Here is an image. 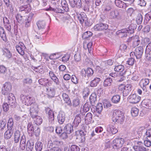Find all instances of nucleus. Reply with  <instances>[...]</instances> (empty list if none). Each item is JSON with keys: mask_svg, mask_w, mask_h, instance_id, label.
Instances as JSON below:
<instances>
[{"mask_svg": "<svg viewBox=\"0 0 151 151\" xmlns=\"http://www.w3.org/2000/svg\"><path fill=\"white\" fill-rule=\"evenodd\" d=\"M124 116L123 113L120 111L115 110L113 114L112 120L116 123L122 124L124 120Z\"/></svg>", "mask_w": 151, "mask_h": 151, "instance_id": "obj_1", "label": "nucleus"}, {"mask_svg": "<svg viewBox=\"0 0 151 151\" xmlns=\"http://www.w3.org/2000/svg\"><path fill=\"white\" fill-rule=\"evenodd\" d=\"M20 98L22 102L27 106L31 105L34 104L35 100L34 99L30 96H26L23 94L21 95Z\"/></svg>", "mask_w": 151, "mask_h": 151, "instance_id": "obj_2", "label": "nucleus"}, {"mask_svg": "<svg viewBox=\"0 0 151 151\" xmlns=\"http://www.w3.org/2000/svg\"><path fill=\"white\" fill-rule=\"evenodd\" d=\"M119 90L122 91L123 96H126L128 95L131 90V85L130 84H127L125 86L124 84H120L119 87Z\"/></svg>", "mask_w": 151, "mask_h": 151, "instance_id": "obj_3", "label": "nucleus"}, {"mask_svg": "<svg viewBox=\"0 0 151 151\" xmlns=\"http://www.w3.org/2000/svg\"><path fill=\"white\" fill-rule=\"evenodd\" d=\"M134 32V28H132L131 25L129 27L122 29L119 31L118 34L121 37H125L127 36V33H133Z\"/></svg>", "mask_w": 151, "mask_h": 151, "instance_id": "obj_4", "label": "nucleus"}, {"mask_svg": "<svg viewBox=\"0 0 151 151\" xmlns=\"http://www.w3.org/2000/svg\"><path fill=\"white\" fill-rule=\"evenodd\" d=\"M38 111V106L36 104L32 105L29 109L30 114L32 118H34Z\"/></svg>", "mask_w": 151, "mask_h": 151, "instance_id": "obj_5", "label": "nucleus"}, {"mask_svg": "<svg viewBox=\"0 0 151 151\" xmlns=\"http://www.w3.org/2000/svg\"><path fill=\"white\" fill-rule=\"evenodd\" d=\"M124 142V139H116L113 141L112 145L114 149H117L121 147Z\"/></svg>", "mask_w": 151, "mask_h": 151, "instance_id": "obj_6", "label": "nucleus"}, {"mask_svg": "<svg viewBox=\"0 0 151 151\" xmlns=\"http://www.w3.org/2000/svg\"><path fill=\"white\" fill-rule=\"evenodd\" d=\"M12 88V86L10 83H6L3 84L2 88L1 93L4 95H7L9 93Z\"/></svg>", "mask_w": 151, "mask_h": 151, "instance_id": "obj_7", "label": "nucleus"}, {"mask_svg": "<svg viewBox=\"0 0 151 151\" xmlns=\"http://www.w3.org/2000/svg\"><path fill=\"white\" fill-rule=\"evenodd\" d=\"M140 99L141 97L140 96L135 94L130 95L128 98V101L130 103L132 104H136L139 102Z\"/></svg>", "mask_w": 151, "mask_h": 151, "instance_id": "obj_8", "label": "nucleus"}, {"mask_svg": "<svg viewBox=\"0 0 151 151\" xmlns=\"http://www.w3.org/2000/svg\"><path fill=\"white\" fill-rule=\"evenodd\" d=\"M47 114H48V120L49 124H52L54 121V113L49 108L47 109Z\"/></svg>", "mask_w": 151, "mask_h": 151, "instance_id": "obj_9", "label": "nucleus"}, {"mask_svg": "<svg viewBox=\"0 0 151 151\" xmlns=\"http://www.w3.org/2000/svg\"><path fill=\"white\" fill-rule=\"evenodd\" d=\"M143 52V48L142 46H139L135 50V52H132L130 53V55L134 54L137 59L140 58L142 55Z\"/></svg>", "mask_w": 151, "mask_h": 151, "instance_id": "obj_10", "label": "nucleus"}, {"mask_svg": "<svg viewBox=\"0 0 151 151\" xmlns=\"http://www.w3.org/2000/svg\"><path fill=\"white\" fill-rule=\"evenodd\" d=\"M78 18L81 24H82L84 22L86 25H88L89 23L88 22V19L85 13H81Z\"/></svg>", "mask_w": 151, "mask_h": 151, "instance_id": "obj_11", "label": "nucleus"}, {"mask_svg": "<svg viewBox=\"0 0 151 151\" xmlns=\"http://www.w3.org/2000/svg\"><path fill=\"white\" fill-rule=\"evenodd\" d=\"M16 48L19 53L22 55H24L26 47L23 43L19 42L18 44L16 45Z\"/></svg>", "mask_w": 151, "mask_h": 151, "instance_id": "obj_12", "label": "nucleus"}, {"mask_svg": "<svg viewBox=\"0 0 151 151\" xmlns=\"http://www.w3.org/2000/svg\"><path fill=\"white\" fill-rule=\"evenodd\" d=\"M137 144L138 145H134L133 147V149L135 151H147L148 150L146 148L142 145L143 144L142 142H138Z\"/></svg>", "mask_w": 151, "mask_h": 151, "instance_id": "obj_13", "label": "nucleus"}, {"mask_svg": "<svg viewBox=\"0 0 151 151\" xmlns=\"http://www.w3.org/2000/svg\"><path fill=\"white\" fill-rule=\"evenodd\" d=\"M108 28V25L106 24L100 23L95 25L93 29L95 31L102 30H106Z\"/></svg>", "mask_w": 151, "mask_h": 151, "instance_id": "obj_14", "label": "nucleus"}, {"mask_svg": "<svg viewBox=\"0 0 151 151\" xmlns=\"http://www.w3.org/2000/svg\"><path fill=\"white\" fill-rule=\"evenodd\" d=\"M71 6L73 8H80L82 6L81 0H69Z\"/></svg>", "mask_w": 151, "mask_h": 151, "instance_id": "obj_15", "label": "nucleus"}, {"mask_svg": "<svg viewBox=\"0 0 151 151\" xmlns=\"http://www.w3.org/2000/svg\"><path fill=\"white\" fill-rule=\"evenodd\" d=\"M149 83V80L147 78H145L142 79L140 81L139 84L143 90L146 91L147 89L146 86L148 85Z\"/></svg>", "mask_w": 151, "mask_h": 151, "instance_id": "obj_16", "label": "nucleus"}, {"mask_svg": "<svg viewBox=\"0 0 151 151\" xmlns=\"http://www.w3.org/2000/svg\"><path fill=\"white\" fill-rule=\"evenodd\" d=\"M26 138L25 136L24 135H22L20 139L19 147L21 150H23L26 147Z\"/></svg>", "mask_w": 151, "mask_h": 151, "instance_id": "obj_17", "label": "nucleus"}, {"mask_svg": "<svg viewBox=\"0 0 151 151\" xmlns=\"http://www.w3.org/2000/svg\"><path fill=\"white\" fill-rule=\"evenodd\" d=\"M59 124H62L65 119V113L62 111L60 112L57 116Z\"/></svg>", "mask_w": 151, "mask_h": 151, "instance_id": "obj_18", "label": "nucleus"}, {"mask_svg": "<svg viewBox=\"0 0 151 151\" xmlns=\"http://www.w3.org/2000/svg\"><path fill=\"white\" fill-rule=\"evenodd\" d=\"M81 121V118L80 115L79 114L76 115L74 119L73 125L75 127H77Z\"/></svg>", "mask_w": 151, "mask_h": 151, "instance_id": "obj_19", "label": "nucleus"}, {"mask_svg": "<svg viewBox=\"0 0 151 151\" xmlns=\"http://www.w3.org/2000/svg\"><path fill=\"white\" fill-rule=\"evenodd\" d=\"M131 40L133 42V46L134 47L138 46L140 43L139 38L138 36H135L132 37Z\"/></svg>", "mask_w": 151, "mask_h": 151, "instance_id": "obj_20", "label": "nucleus"}, {"mask_svg": "<svg viewBox=\"0 0 151 151\" xmlns=\"http://www.w3.org/2000/svg\"><path fill=\"white\" fill-rule=\"evenodd\" d=\"M119 14V11L117 9H115L110 12L109 17L111 18L115 19L117 18Z\"/></svg>", "mask_w": 151, "mask_h": 151, "instance_id": "obj_21", "label": "nucleus"}, {"mask_svg": "<svg viewBox=\"0 0 151 151\" xmlns=\"http://www.w3.org/2000/svg\"><path fill=\"white\" fill-rule=\"evenodd\" d=\"M107 130L108 132L113 134L116 133L118 131L117 129L112 125H109L108 126Z\"/></svg>", "mask_w": 151, "mask_h": 151, "instance_id": "obj_22", "label": "nucleus"}, {"mask_svg": "<svg viewBox=\"0 0 151 151\" xmlns=\"http://www.w3.org/2000/svg\"><path fill=\"white\" fill-rule=\"evenodd\" d=\"M63 130L68 134H70L73 131V126L70 124H68L64 127Z\"/></svg>", "mask_w": 151, "mask_h": 151, "instance_id": "obj_23", "label": "nucleus"}, {"mask_svg": "<svg viewBox=\"0 0 151 151\" xmlns=\"http://www.w3.org/2000/svg\"><path fill=\"white\" fill-rule=\"evenodd\" d=\"M91 103L89 102H87L83 106V108H81L80 111L81 113L87 112L89 110L90 107Z\"/></svg>", "mask_w": 151, "mask_h": 151, "instance_id": "obj_24", "label": "nucleus"}, {"mask_svg": "<svg viewBox=\"0 0 151 151\" xmlns=\"http://www.w3.org/2000/svg\"><path fill=\"white\" fill-rule=\"evenodd\" d=\"M145 135L147 140L144 141V144L146 146L149 147L151 146V137L147 135L146 132Z\"/></svg>", "mask_w": 151, "mask_h": 151, "instance_id": "obj_25", "label": "nucleus"}, {"mask_svg": "<svg viewBox=\"0 0 151 151\" xmlns=\"http://www.w3.org/2000/svg\"><path fill=\"white\" fill-rule=\"evenodd\" d=\"M89 99L91 104L92 106H94L95 102L96 101V95L95 93H93L91 94L90 97Z\"/></svg>", "mask_w": 151, "mask_h": 151, "instance_id": "obj_26", "label": "nucleus"}, {"mask_svg": "<svg viewBox=\"0 0 151 151\" xmlns=\"http://www.w3.org/2000/svg\"><path fill=\"white\" fill-rule=\"evenodd\" d=\"M142 105L145 107L151 109V100L146 99L143 100L142 102Z\"/></svg>", "mask_w": 151, "mask_h": 151, "instance_id": "obj_27", "label": "nucleus"}, {"mask_svg": "<svg viewBox=\"0 0 151 151\" xmlns=\"http://www.w3.org/2000/svg\"><path fill=\"white\" fill-rule=\"evenodd\" d=\"M34 143L32 141L29 140L26 145V150L27 151H32L34 147Z\"/></svg>", "mask_w": 151, "mask_h": 151, "instance_id": "obj_28", "label": "nucleus"}, {"mask_svg": "<svg viewBox=\"0 0 151 151\" xmlns=\"http://www.w3.org/2000/svg\"><path fill=\"white\" fill-rule=\"evenodd\" d=\"M21 136L20 132L19 130L16 131L14 134V141L16 143H17L19 141Z\"/></svg>", "mask_w": 151, "mask_h": 151, "instance_id": "obj_29", "label": "nucleus"}, {"mask_svg": "<svg viewBox=\"0 0 151 151\" xmlns=\"http://www.w3.org/2000/svg\"><path fill=\"white\" fill-rule=\"evenodd\" d=\"M19 10L21 11H24L26 13H28L30 11L31 9L29 5H28L20 6L19 8Z\"/></svg>", "mask_w": 151, "mask_h": 151, "instance_id": "obj_30", "label": "nucleus"}, {"mask_svg": "<svg viewBox=\"0 0 151 151\" xmlns=\"http://www.w3.org/2000/svg\"><path fill=\"white\" fill-rule=\"evenodd\" d=\"M100 81V79L99 78H95L90 82V86L92 87H96L99 83Z\"/></svg>", "mask_w": 151, "mask_h": 151, "instance_id": "obj_31", "label": "nucleus"}, {"mask_svg": "<svg viewBox=\"0 0 151 151\" xmlns=\"http://www.w3.org/2000/svg\"><path fill=\"white\" fill-rule=\"evenodd\" d=\"M13 133V131L11 129H8L5 133L4 137L5 139H9L12 137Z\"/></svg>", "mask_w": 151, "mask_h": 151, "instance_id": "obj_32", "label": "nucleus"}, {"mask_svg": "<svg viewBox=\"0 0 151 151\" xmlns=\"http://www.w3.org/2000/svg\"><path fill=\"white\" fill-rule=\"evenodd\" d=\"M32 118L34 119L35 122L37 125H40L42 123V119L39 116L36 115L34 118Z\"/></svg>", "mask_w": 151, "mask_h": 151, "instance_id": "obj_33", "label": "nucleus"}, {"mask_svg": "<svg viewBox=\"0 0 151 151\" xmlns=\"http://www.w3.org/2000/svg\"><path fill=\"white\" fill-rule=\"evenodd\" d=\"M120 96L119 95L114 96L111 98L112 102L114 104H117L120 101Z\"/></svg>", "mask_w": 151, "mask_h": 151, "instance_id": "obj_34", "label": "nucleus"}, {"mask_svg": "<svg viewBox=\"0 0 151 151\" xmlns=\"http://www.w3.org/2000/svg\"><path fill=\"white\" fill-rule=\"evenodd\" d=\"M62 97L63 100L68 105H70L71 104L70 99L68 95L65 93H63L62 95Z\"/></svg>", "mask_w": 151, "mask_h": 151, "instance_id": "obj_35", "label": "nucleus"}, {"mask_svg": "<svg viewBox=\"0 0 151 151\" xmlns=\"http://www.w3.org/2000/svg\"><path fill=\"white\" fill-rule=\"evenodd\" d=\"M0 36L4 41H6V35L4 32V29L1 27H0Z\"/></svg>", "mask_w": 151, "mask_h": 151, "instance_id": "obj_36", "label": "nucleus"}, {"mask_svg": "<svg viewBox=\"0 0 151 151\" xmlns=\"http://www.w3.org/2000/svg\"><path fill=\"white\" fill-rule=\"evenodd\" d=\"M112 82V80L110 78H107L104 81V87L110 86Z\"/></svg>", "mask_w": 151, "mask_h": 151, "instance_id": "obj_37", "label": "nucleus"}, {"mask_svg": "<svg viewBox=\"0 0 151 151\" xmlns=\"http://www.w3.org/2000/svg\"><path fill=\"white\" fill-rule=\"evenodd\" d=\"M82 71L83 72H84L88 77L92 76L93 73V70L90 68H88L86 70H82Z\"/></svg>", "mask_w": 151, "mask_h": 151, "instance_id": "obj_38", "label": "nucleus"}, {"mask_svg": "<svg viewBox=\"0 0 151 151\" xmlns=\"http://www.w3.org/2000/svg\"><path fill=\"white\" fill-rule=\"evenodd\" d=\"M93 43L92 42H89L88 44L86 42H84L83 43V48L85 49L88 48V51L90 53L91 50V47L92 46Z\"/></svg>", "mask_w": 151, "mask_h": 151, "instance_id": "obj_39", "label": "nucleus"}, {"mask_svg": "<svg viewBox=\"0 0 151 151\" xmlns=\"http://www.w3.org/2000/svg\"><path fill=\"white\" fill-rule=\"evenodd\" d=\"M47 93L49 97L52 98L55 95V91L53 89L49 88L47 89Z\"/></svg>", "mask_w": 151, "mask_h": 151, "instance_id": "obj_40", "label": "nucleus"}, {"mask_svg": "<svg viewBox=\"0 0 151 151\" xmlns=\"http://www.w3.org/2000/svg\"><path fill=\"white\" fill-rule=\"evenodd\" d=\"M131 114L133 117H135L137 116L139 113V110L136 107H133L131 110Z\"/></svg>", "mask_w": 151, "mask_h": 151, "instance_id": "obj_41", "label": "nucleus"}, {"mask_svg": "<svg viewBox=\"0 0 151 151\" xmlns=\"http://www.w3.org/2000/svg\"><path fill=\"white\" fill-rule=\"evenodd\" d=\"M43 147V145L42 142H36L35 148L36 151H41Z\"/></svg>", "mask_w": 151, "mask_h": 151, "instance_id": "obj_42", "label": "nucleus"}, {"mask_svg": "<svg viewBox=\"0 0 151 151\" xmlns=\"http://www.w3.org/2000/svg\"><path fill=\"white\" fill-rule=\"evenodd\" d=\"M27 132L29 134L31 135L34 132V128L32 124L31 123L28 124L27 126Z\"/></svg>", "mask_w": 151, "mask_h": 151, "instance_id": "obj_43", "label": "nucleus"}, {"mask_svg": "<svg viewBox=\"0 0 151 151\" xmlns=\"http://www.w3.org/2000/svg\"><path fill=\"white\" fill-rule=\"evenodd\" d=\"M37 25L39 29H40L45 28V24L43 21H39L37 23Z\"/></svg>", "mask_w": 151, "mask_h": 151, "instance_id": "obj_44", "label": "nucleus"}, {"mask_svg": "<svg viewBox=\"0 0 151 151\" xmlns=\"http://www.w3.org/2000/svg\"><path fill=\"white\" fill-rule=\"evenodd\" d=\"M150 42V40L148 38H142L141 42V45L142 46H145L147 44Z\"/></svg>", "mask_w": 151, "mask_h": 151, "instance_id": "obj_45", "label": "nucleus"}, {"mask_svg": "<svg viewBox=\"0 0 151 151\" xmlns=\"http://www.w3.org/2000/svg\"><path fill=\"white\" fill-rule=\"evenodd\" d=\"M114 69L116 71L122 72L124 70V67L122 65H118L115 66Z\"/></svg>", "mask_w": 151, "mask_h": 151, "instance_id": "obj_46", "label": "nucleus"}, {"mask_svg": "<svg viewBox=\"0 0 151 151\" xmlns=\"http://www.w3.org/2000/svg\"><path fill=\"white\" fill-rule=\"evenodd\" d=\"M92 33L90 31H87L84 33L82 35V38L84 39H87L92 36Z\"/></svg>", "mask_w": 151, "mask_h": 151, "instance_id": "obj_47", "label": "nucleus"}, {"mask_svg": "<svg viewBox=\"0 0 151 151\" xmlns=\"http://www.w3.org/2000/svg\"><path fill=\"white\" fill-rule=\"evenodd\" d=\"M13 99L9 100L8 101V102L9 105L12 107H15L16 105V99L15 97H13Z\"/></svg>", "mask_w": 151, "mask_h": 151, "instance_id": "obj_48", "label": "nucleus"}, {"mask_svg": "<svg viewBox=\"0 0 151 151\" xmlns=\"http://www.w3.org/2000/svg\"><path fill=\"white\" fill-rule=\"evenodd\" d=\"M142 20V14H137L136 17V21L137 24H140L141 23Z\"/></svg>", "mask_w": 151, "mask_h": 151, "instance_id": "obj_49", "label": "nucleus"}, {"mask_svg": "<svg viewBox=\"0 0 151 151\" xmlns=\"http://www.w3.org/2000/svg\"><path fill=\"white\" fill-rule=\"evenodd\" d=\"M96 110L99 113L101 112L103 109V104L101 103H99L97 104L96 107Z\"/></svg>", "mask_w": 151, "mask_h": 151, "instance_id": "obj_50", "label": "nucleus"}, {"mask_svg": "<svg viewBox=\"0 0 151 151\" xmlns=\"http://www.w3.org/2000/svg\"><path fill=\"white\" fill-rule=\"evenodd\" d=\"M92 115L91 113L88 112L86 115L85 120L86 121H87L88 122L91 121L92 119Z\"/></svg>", "mask_w": 151, "mask_h": 151, "instance_id": "obj_51", "label": "nucleus"}, {"mask_svg": "<svg viewBox=\"0 0 151 151\" xmlns=\"http://www.w3.org/2000/svg\"><path fill=\"white\" fill-rule=\"evenodd\" d=\"M61 5L62 8H65V10H68V4L66 1L65 0H62L61 1Z\"/></svg>", "mask_w": 151, "mask_h": 151, "instance_id": "obj_52", "label": "nucleus"}, {"mask_svg": "<svg viewBox=\"0 0 151 151\" xmlns=\"http://www.w3.org/2000/svg\"><path fill=\"white\" fill-rule=\"evenodd\" d=\"M48 80L46 78H41L39 80V82L41 85L45 86L48 83Z\"/></svg>", "mask_w": 151, "mask_h": 151, "instance_id": "obj_53", "label": "nucleus"}, {"mask_svg": "<svg viewBox=\"0 0 151 151\" xmlns=\"http://www.w3.org/2000/svg\"><path fill=\"white\" fill-rule=\"evenodd\" d=\"M115 2L116 5L117 6L120 8L124 7L123 6V4H124V3L120 0H115Z\"/></svg>", "mask_w": 151, "mask_h": 151, "instance_id": "obj_54", "label": "nucleus"}, {"mask_svg": "<svg viewBox=\"0 0 151 151\" xmlns=\"http://www.w3.org/2000/svg\"><path fill=\"white\" fill-rule=\"evenodd\" d=\"M25 17L22 16L20 14H18L16 16V18L19 22H20L24 20V18Z\"/></svg>", "mask_w": 151, "mask_h": 151, "instance_id": "obj_55", "label": "nucleus"}, {"mask_svg": "<svg viewBox=\"0 0 151 151\" xmlns=\"http://www.w3.org/2000/svg\"><path fill=\"white\" fill-rule=\"evenodd\" d=\"M37 35L35 33H34L33 35V37L34 40L35 41H38L41 40V37L40 35L37 34Z\"/></svg>", "mask_w": 151, "mask_h": 151, "instance_id": "obj_56", "label": "nucleus"}, {"mask_svg": "<svg viewBox=\"0 0 151 151\" xmlns=\"http://www.w3.org/2000/svg\"><path fill=\"white\" fill-rule=\"evenodd\" d=\"M70 57V55L68 54H66L62 58V61L64 63L66 62L68 60Z\"/></svg>", "mask_w": 151, "mask_h": 151, "instance_id": "obj_57", "label": "nucleus"}, {"mask_svg": "<svg viewBox=\"0 0 151 151\" xmlns=\"http://www.w3.org/2000/svg\"><path fill=\"white\" fill-rule=\"evenodd\" d=\"M31 20V17H28V18L26 19L25 26L26 27H28L30 26Z\"/></svg>", "mask_w": 151, "mask_h": 151, "instance_id": "obj_58", "label": "nucleus"}, {"mask_svg": "<svg viewBox=\"0 0 151 151\" xmlns=\"http://www.w3.org/2000/svg\"><path fill=\"white\" fill-rule=\"evenodd\" d=\"M80 104V100L78 99H74L73 101V105L75 107L77 106Z\"/></svg>", "mask_w": 151, "mask_h": 151, "instance_id": "obj_59", "label": "nucleus"}, {"mask_svg": "<svg viewBox=\"0 0 151 151\" xmlns=\"http://www.w3.org/2000/svg\"><path fill=\"white\" fill-rule=\"evenodd\" d=\"M151 51V42H150L146 47L145 53H149Z\"/></svg>", "mask_w": 151, "mask_h": 151, "instance_id": "obj_60", "label": "nucleus"}, {"mask_svg": "<svg viewBox=\"0 0 151 151\" xmlns=\"http://www.w3.org/2000/svg\"><path fill=\"white\" fill-rule=\"evenodd\" d=\"M6 123L3 120L0 121V130H3L6 127Z\"/></svg>", "mask_w": 151, "mask_h": 151, "instance_id": "obj_61", "label": "nucleus"}, {"mask_svg": "<svg viewBox=\"0 0 151 151\" xmlns=\"http://www.w3.org/2000/svg\"><path fill=\"white\" fill-rule=\"evenodd\" d=\"M71 151H79V147L76 145H73L70 147Z\"/></svg>", "mask_w": 151, "mask_h": 151, "instance_id": "obj_62", "label": "nucleus"}, {"mask_svg": "<svg viewBox=\"0 0 151 151\" xmlns=\"http://www.w3.org/2000/svg\"><path fill=\"white\" fill-rule=\"evenodd\" d=\"M113 62L111 60H109L106 61L105 63V67L107 68L109 66H111L113 64Z\"/></svg>", "mask_w": 151, "mask_h": 151, "instance_id": "obj_63", "label": "nucleus"}, {"mask_svg": "<svg viewBox=\"0 0 151 151\" xmlns=\"http://www.w3.org/2000/svg\"><path fill=\"white\" fill-rule=\"evenodd\" d=\"M71 80L74 83L76 84L78 83V80L76 76L72 75L71 76Z\"/></svg>", "mask_w": 151, "mask_h": 151, "instance_id": "obj_64", "label": "nucleus"}]
</instances>
